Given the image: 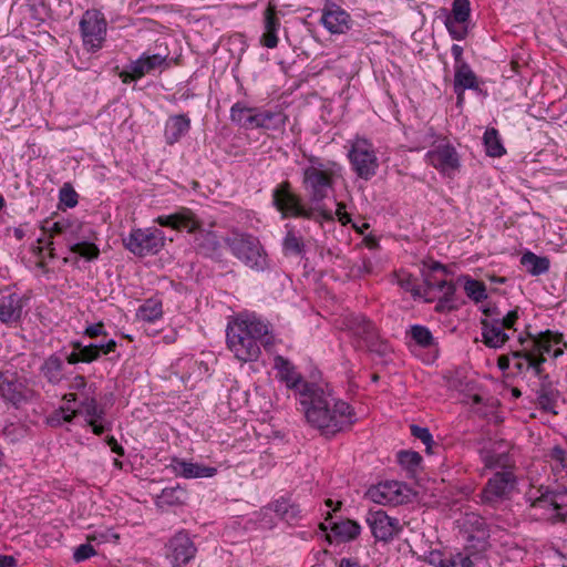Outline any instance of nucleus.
Here are the masks:
<instances>
[{"mask_svg":"<svg viewBox=\"0 0 567 567\" xmlns=\"http://www.w3.org/2000/svg\"><path fill=\"white\" fill-rule=\"evenodd\" d=\"M272 202L282 218L295 217L315 219L316 209L306 207L301 198L291 190L289 182H282L272 192Z\"/></svg>","mask_w":567,"mask_h":567,"instance_id":"obj_11","label":"nucleus"},{"mask_svg":"<svg viewBox=\"0 0 567 567\" xmlns=\"http://www.w3.org/2000/svg\"><path fill=\"white\" fill-rule=\"evenodd\" d=\"M79 414V410L78 409H72L70 405H64V406H61L56 412H55V416H56V420L60 422V421H63V422H71L75 415Z\"/></svg>","mask_w":567,"mask_h":567,"instance_id":"obj_58","label":"nucleus"},{"mask_svg":"<svg viewBox=\"0 0 567 567\" xmlns=\"http://www.w3.org/2000/svg\"><path fill=\"white\" fill-rule=\"evenodd\" d=\"M226 245L231 254L247 267L262 271L268 267L267 254L259 239L248 234H234L227 237Z\"/></svg>","mask_w":567,"mask_h":567,"instance_id":"obj_7","label":"nucleus"},{"mask_svg":"<svg viewBox=\"0 0 567 567\" xmlns=\"http://www.w3.org/2000/svg\"><path fill=\"white\" fill-rule=\"evenodd\" d=\"M520 264L532 276L546 274L550 267V261L547 257L537 256L532 251H526L522 255Z\"/></svg>","mask_w":567,"mask_h":567,"instance_id":"obj_37","label":"nucleus"},{"mask_svg":"<svg viewBox=\"0 0 567 567\" xmlns=\"http://www.w3.org/2000/svg\"><path fill=\"white\" fill-rule=\"evenodd\" d=\"M430 165L442 175L452 177L460 169L461 162L455 147L443 140L426 153Z\"/></svg>","mask_w":567,"mask_h":567,"instance_id":"obj_17","label":"nucleus"},{"mask_svg":"<svg viewBox=\"0 0 567 567\" xmlns=\"http://www.w3.org/2000/svg\"><path fill=\"white\" fill-rule=\"evenodd\" d=\"M478 80L468 63L454 65V92L458 102L462 101L465 90H477Z\"/></svg>","mask_w":567,"mask_h":567,"instance_id":"obj_30","label":"nucleus"},{"mask_svg":"<svg viewBox=\"0 0 567 567\" xmlns=\"http://www.w3.org/2000/svg\"><path fill=\"white\" fill-rule=\"evenodd\" d=\"M342 167L333 161L310 156L309 165L302 169V186L312 203L326 199L341 177Z\"/></svg>","mask_w":567,"mask_h":567,"instance_id":"obj_5","label":"nucleus"},{"mask_svg":"<svg viewBox=\"0 0 567 567\" xmlns=\"http://www.w3.org/2000/svg\"><path fill=\"white\" fill-rule=\"evenodd\" d=\"M120 536L110 527H97L86 535V540L96 545L116 543Z\"/></svg>","mask_w":567,"mask_h":567,"instance_id":"obj_45","label":"nucleus"},{"mask_svg":"<svg viewBox=\"0 0 567 567\" xmlns=\"http://www.w3.org/2000/svg\"><path fill=\"white\" fill-rule=\"evenodd\" d=\"M348 157L353 172L362 179L372 178L379 167L375 148L367 138L357 137L351 142Z\"/></svg>","mask_w":567,"mask_h":567,"instance_id":"obj_9","label":"nucleus"},{"mask_svg":"<svg viewBox=\"0 0 567 567\" xmlns=\"http://www.w3.org/2000/svg\"><path fill=\"white\" fill-rule=\"evenodd\" d=\"M343 327L357 339L358 347H371L377 338L374 324L360 315H349L343 319Z\"/></svg>","mask_w":567,"mask_h":567,"instance_id":"obj_24","label":"nucleus"},{"mask_svg":"<svg viewBox=\"0 0 567 567\" xmlns=\"http://www.w3.org/2000/svg\"><path fill=\"white\" fill-rule=\"evenodd\" d=\"M84 334L89 338H96L100 336H106V331L104 329L103 322H97L94 324H90L85 328Z\"/></svg>","mask_w":567,"mask_h":567,"instance_id":"obj_59","label":"nucleus"},{"mask_svg":"<svg viewBox=\"0 0 567 567\" xmlns=\"http://www.w3.org/2000/svg\"><path fill=\"white\" fill-rule=\"evenodd\" d=\"M190 128V118L185 114L172 115L165 123L164 137L173 145L185 136Z\"/></svg>","mask_w":567,"mask_h":567,"instance_id":"obj_31","label":"nucleus"},{"mask_svg":"<svg viewBox=\"0 0 567 567\" xmlns=\"http://www.w3.org/2000/svg\"><path fill=\"white\" fill-rule=\"evenodd\" d=\"M261 43L264 47L269 48V49L276 48L278 44L277 32L265 30V32L261 37Z\"/></svg>","mask_w":567,"mask_h":567,"instance_id":"obj_60","label":"nucleus"},{"mask_svg":"<svg viewBox=\"0 0 567 567\" xmlns=\"http://www.w3.org/2000/svg\"><path fill=\"white\" fill-rule=\"evenodd\" d=\"M513 359L524 358L526 360V370L532 369L534 374L539 378L540 382L546 374H544L543 363L546 361L545 357H537L532 352L524 349L512 351Z\"/></svg>","mask_w":567,"mask_h":567,"instance_id":"obj_41","label":"nucleus"},{"mask_svg":"<svg viewBox=\"0 0 567 567\" xmlns=\"http://www.w3.org/2000/svg\"><path fill=\"white\" fill-rule=\"evenodd\" d=\"M95 555H96V550L94 549L92 543L87 542L86 544H82L74 549L73 559L76 563H80V561L86 560Z\"/></svg>","mask_w":567,"mask_h":567,"instance_id":"obj_54","label":"nucleus"},{"mask_svg":"<svg viewBox=\"0 0 567 567\" xmlns=\"http://www.w3.org/2000/svg\"><path fill=\"white\" fill-rule=\"evenodd\" d=\"M282 250L285 255H301L305 251L302 237L293 230H288L282 241Z\"/></svg>","mask_w":567,"mask_h":567,"instance_id":"obj_46","label":"nucleus"},{"mask_svg":"<svg viewBox=\"0 0 567 567\" xmlns=\"http://www.w3.org/2000/svg\"><path fill=\"white\" fill-rule=\"evenodd\" d=\"M163 306L162 301L156 298L145 300L137 309L136 317L138 320L145 322H154L162 318Z\"/></svg>","mask_w":567,"mask_h":567,"instance_id":"obj_39","label":"nucleus"},{"mask_svg":"<svg viewBox=\"0 0 567 567\" xmlns=\"http://www.w3.org/2000/svg\"><path fill=\"white\" fill-rule=\"evenodd\" d=\"M446 567H475V563L470 555L456 553L447 557Z\"/></svg>","mask_w":567,"mask_h":567,"instance_id":"obj_52","label":"nucleus"},{"mask_svg":"<svg viewBox=\"0 0 567 567\" xmlns=\"http://www.w3.org/2000/svg\"><path fill=\"white\" fill-rule=\"evenodd\" d=\"M87 230L89 229L78 219L62 218L52 224L51 228L49 229L48 239H38L37 249L39 250V254H41L42 250L45 248L49 251V256L53 258L54 248L53 241L51 240L53 236H62L68 247L71 248L73 243H79L85 239L86 236H89L86 234Z\"/></svg>","mask_w":567,"mask_h":567,"instance_id":"obj_10","label":"nucleus"},{"mask_svg":"<svg viewBox=\"0 0 567 567\" xmlns=\"http://www.w3.org/2000/svg\"><path fill=\"white\" fill-rule=\"evenodd\" d=\"M547 463L550 467L549 480L556 487L536 497L530 493V506L543 511L540 518L567 523V452L559 446L553 447L547 454Z\"/></svg>","mask_w":567,"mask_h":567,"instance_id":"obj_3","label":"nucleus"},{"mask_svg":"<svg viewBox=\"0 0 567 567\" xmlns=\"http://www.w3.org/2000/svg\"><path fill=\"white\" fill-rule=\"evenodd\" d=\"M481 326L483 341L489 348H501L509 339L499 319H482Z\"/></svg>","mask_w":567,"mask_h":567,"instance_id":"obj_28","label":"nucleus"},{"mask_svg":"<svg viewBox=\"0 0 567 567\" xmlns=\"http://www.w3.org/2000/svg\"><path fill=\"white\" fill-rule=\"evenodd\" d=\"M25 302L18 292L7 291L0 296V322L12 327L17 326L23 315Z\"/></svg>","mask_w":567,"mask_h":567,"instance_id":"obj_25","label":"nucleus"},{"mask_svg":"<svg viewBox=\"0 0 567 567\" xmlns=\"http://www.w3.org/2000/svg\"><path fill=\"white\" fill-rule=\"evenodd\" d=\"M517 320H518L517 310H512L506 316H504L502 319H499L501 324L503 326V328L505 330L513 329Z\"/></svg>","mask_w":567,"mask_h":567,"instance_id":"obj_61","label":"nucleus"},{"mask_svg":"<svg viewBox=\"0 0 567 567\" xmlns=\"http://www.w3.org/2000/svg\"><path fill=\"white\" fill-rule=\"evenodd\" d=\"M320 22L332 34L346 33L351 25L350 14L339 6H327L321 14Z\"/></svg>","mask_w":567,"mask_h":567,"instance_id":"obj_27","label":"nucleus"},{"mask_svg":"<svg viewBox=\"0 0 567 567\" xmlns=\"http://www.w3.org/2000/svg\"><path fill=\"white\" fill-rule=\"evenodd\" d=\"M80 29L85 48L92 52L100 50L106 35V21L97 10L84 12Z\"/></svg>","mask_w":567,"mask_h":567,"instance_id":"obj_16","label":"nucleus"},{"mask_svg":"<svg viewBox=\"0 0 567 567\" xmlns=\"http://www.w3.org/2000/svg\"><path fill=\"white\" fill-rule=\"evenodd\" d=\"M452 56L454 58V65H460L462 63H466L463 59V48L458 44H453L451 48Z\"/></svg>","mask_w":567,"mask_h":567,"instance_id":"obj_64","label":"nucleus"},{"mask_svg":"<svg viewBox=\"0 0 567 567\" xmlns=\"http://www.w3.org/2000/svg\"><path fill=\"white\" fill-rule=\"evenodd\" d=\"M186 492L179 486L166 487L157 496L156 504L163 506H175L184 503Z\"/></svg>","mask_w":567,"mask_h":567,"instance_id":"obj_42","label":"nucleus"},{"mask_svg":"<svg viewBox=\"0 0 567 567\" xmlns=\"http://www.w3.org/2000/svg\"><path fill=\"white\" fill-rule=\"evenodd\" d=\"M361 532V526L351 519L336 522L331 526V533L338 542H351L355 539Z\"/></svg>","mask_w":567,"mask_h":567,"instance_id":"obj_35","label":"nucleus"},{"mask_svg":"<svg viewBox=\"0 0 567 567\" xmlns=\"http://www.w3.org/2000/svg\"><path fill=\"white\" fill-rule=\"evenodd\" d=\"M464 291L466 296L478 303L487 298L486 286L484 282L466 277L464 281Z\"/></svg>","mask_w":567,"mask_h":567,"instance_id":"obj_44","label":"nucleus"},{"mask_svg":"<svg viewBox=\"0 0 567 567\" xmlns=\"http://www.w3.org/2000/svg\"><path fill=\"white\" fill-rule=\"evenodd\" d=\"M91 236H86L85 239L73 243L70 251L84 258L87 261H92L99 258L100 256V248L91 241Z\"/></svg>","mask_w":567,"mask_h":567,"instance_id":"obj_43","label":"nucleus"},{"mask_svg":"<svg viewBox=\"0 0 567 567\" xmlns=\"http://www.w3.org/2000/svg\"><path fill=\"white\" fill-rule=\"evenodd\" d=\"M299 405L307 423L326 436L346 431L357 421L353 408L320 384L307 386Z\"/></svg>","mask_w":567,"mask_h":567,"instance_id":"obj_1","label":"nucleus"},{"mask_svg":"<svg viewBox=\"0 0 567 567\" xmlns=\"http://www.w3.org/2000/svg\"><path fill=\"white\" fill-rule=\"evenodd\" d=\"M63 359L53 353L44 359L40 367L41 375L51 384L56 385L65 378Z\"/></svg>","mask_w":567,"mask_h":567,"instance_id":"obj_32","label":"nucleus"},{"mask_svg":"<svg viewBox=\"0 0 567 567\" xmlns=\"http://www.w3.org/2000/svg\"><path fill=\"white\" fill-rule=\"evenodd\" d=\"M411 434L425 445V451L427 453H433L434 441L429 429L419 425H411Z\"/></svg>","mask_w":567,"mask_h":567,"instance_id":"obj_50","label":"nucleus"},{"mask_svg":"<svg viewBox=\"0 0 567 567\" xmlns=\"http://www.w3.org/2000/svg\"><path fill=\"white\" fill-rule=\"evenodd\" d=\"M509 444L504 440L488 441L480 450L481 461L487 470L511 468L512 461L508 455Z\"/></svg>","mask_w":567,"mask_h":567,"instance_id":"obj_22","label":"nucleus"},{"mask_svg":"<svg viewBox=\"0 0 567 567\" xmlns=\"http://www.w3.org/2000/svg\"><path fill=\"white\" fill-rule=\"evenodd\" d=\"M279 27L280 22L276 16L275 7L269 6L265 11V30L277 32Z\"/></svg>","mask_w":567,"mask_h":567,"instance_id":"obj_56","label":"nucleus"},{"mask_svg":"<svg viewBox=\"0 0 567 567\" xmlns=\"http://www.w3.org/2000/svg\"><path fill=\"white\" fill-rule=\"evenodd\" d=\"M123 246L137 257L157 255L165 246V235L155 227L133 228L123 238Z\"/></svg>","mask_w":567,"mask_h":567,"instance_id":"obj_8","label":"nucleus"},{"mask_svg":"<svg viewBox=\"0 0 567 567\" xmlns=\"http://www.w3.org/2000/svg\"><path fill=\"white\" fill-rule=\"evenodd\" d=\"M394 278L396 284L403 290L411 292L414 298H424L426 302L439 300L440 303H449L453 300L455 286L444 278L429 275L424 279L423 287L417 285L416 278L404 270L395 272Z\"/></svg>","mask_w":567,"mask_h":567,"instance_id":"obj_6","label":"nucleus"},{"mask_svg":"<svg viewBox=\"0 0 567 567\" xmlns=\"http://www.w3.org/2000/svg\"><path fill=\"white\" fill-rule=\"evenodd\" d=\"M168 54H142L136 61H133L128 70L122 71L120 78L123 83H130L136 81L144 75L155 71L165 69L168 66Z\"/></svg>","mask_w":567,"mask_h":567,"instance_id":"obj_19","label":"nucleus"},{"mask_svg":"<svg viewBox=\"0 0 567 567\" xmlns=\"http://www.w3.org/2000/svg\"><path fill=\"white\" fill-rule=\"evenodd\" d=\"M274 368L277 370L278 378L289 390L295 392L298 403L301 402V393L307 386L318 385V383L308 382L297 371V368L285 357L276 355L274 358Z\"/></svg>","mask_w":567,"mask_h":567,"instance_id":"obj_21","label":"nucleus"},{"mask_svg":"<svg viewBox=\"0 0 567 567\" xmlns=\"http://www.w3.org/2000/svg\"><path fill=\"white\" fill-rule=\"evenodd\" d=\"M117 348V342L113 339H110L106 343L97 344L99 358L101 354H109L114 352Z\"/></svg>","mask_w":567,"mask_h":567,"instance_id":"obj_62","label":"nucleus"},{"mask_svg":"<svg viewBox=\"0 0 567 567\" xmlns=\"http://www.w3.org/2000/svg\"><path fill=\"white\" fill-rule=\"evenodd\" d=\"M425 561L433 567H446L447 557L440 550H431L425 556Z\"/></svg>","mask_w":567,"mask_h":567,"instance_id":"obj_57","label":"nucleus"},{"mask_svg":"<svg viewBox=\"0 0 567 567\" xmlns=\"http://www.w3.org/2000/svg\"><path fill=\"white\" fill-rule=\"evenodd\" d=\"M162 227H168L175 230L185 229L187 233H197L195 243L200 254L207 257H214L219 249V238L215 231L202 230V221L196 214L187 208L181 207L169 215H161L154 220Z\"/></svg>","mask_w":567,"mask_h":567,"instance_id":"obj_4","label":"nucleus"},{"mask_svg":"<svg viewBox=\"0 0 567 567\" xmlns=\"http://www.w3.org/2000/svg\"><path fill=\"white\" fill-rule=\"evenodd\" d=\"M59 198L61 204L68 208H73L78 204V194L69 184H64L60 189Z\"/></svg>","mask_w":567,"mask_h":567,"instance_id":"obj_51","label":"nucleus"},{"mask_svg":"<svg viewBox=\"0 0 567 567\" xmlns=\"http://www.w3.org/2000/svg\"><path fill=\"white\" fill-rule=\"evenodd\" d=\"M287 116L281 110L256 109L255 130L279 131L286 125Z\"/></svg>","mask_w":567,"mask_h":567,"instance_id":"obj_29","label":"nucleus"},{"mask_svg":"<svg viewBox=\"0 0 567 567\" xmlns=\"http://www.w3.org/2000/svg\"><path fill=\"white\" fill-rule=\"evenodd\" d=\"M79 414L82 413L85 415V422L100 417L102 419L105 414L104 410L99 406L96 400L94 398H85L80 402Z\"/></svg>","mask_w":567,"mask_h":567,"instance_id":"obj_47","label":"nucleus"},{"mask_svg":"<svg viewBox=\"0 0 567 567\" xmlns=\"http://www.w3.org/2000/svg\"><path fill=\"white\" fill-rule=\"evenodd\" d=\"M252 111L254 107L246 105L244 102H237L230 109V120L238 125V118L246 121Z\"/></svg>","mask_w":567,"mask_h":567,"instance_id":"obj_53","label":"nucleus"},{"mask_svg":"<svg viewBox=\"0 0 567 567\" xmlns=\"http://www.w3.org/2000/svg\"><path fill=\"white\" fill-rule=\"evenodd\" d=\"M226 338L228 349L243 363L256 361L260 347L272 342L270 324L255 313L238 315L228 323Z\"/></svg>","mask_w":567,"mask_h":567,"instance_id":"obj_2","label":"nucleus"},{"mask_svg":"<svg viewBox=\"0 0 567 567\" xmlns=\"http://www.w3.org/2000/svg\"><path fill=\"white\" fill-rule=\"evenodd\" d=\"M171 471L183 478H207L217 474V468L174 457L168 465Z\"/></svg>","mask_w":567,"mask_h":567,"instance_id":"obj_26","label":"nucleus"},{"mask_svg":"<svg viewBox=\"0 0 567 567\" xmlns=\"http://www.w3.org/2000/svg\"><path fill=\"white\" fill-rule=\"evenodd\" d=\"M518 341L522 349L536 354L537 357H545V354L558 358L563 355L567 344L563 341L560 334L554 333L549 330L534 337L528 334L526 338L519 337Z\"/></svg>","mask_w":567,"mask_h":567,"instance_id":"obj_15","label":"nucleus"},{"mask_svg":"<svg viewBox=\"0 0 567 567\" xmlns=\"http://www.w3.org/2000/svg\"><path fill=\"white\" fill-rule=\"evenodd\" d=\"M406 336L411 338L415 346L422 349L434 350L437 347V342L433 337L429 328L421 324H413L406 331Z\"/></svg>","mask_w":567,"mask_h":567,"instance_id":"obj_36","label":"nucleus"},{"mask_svg":"<svg viewBox=\"0 0 567 567\" xmlns=\"http://www.w3.org/2000/svg\"><path fill=\"white\" fill-rule=\"evenodd\" d=\"M86 424L89 426H91L92 432L95 435H101V434H103L106 431H111V429H112V422L107 421L105 419V414L103 415L102 419L95 417V419H92V420L87 421Z\"/></svg>","mask_w":567,"mask_h":567,"instance_id":"obj_55","label":"nucleus"},{"mask_svg":"<svg viewBox=\"0 0 567 567\" xmlns=\"http://www.w3.org/2000/svg\"><path fill=\"white\" fill-rule=\"evenodd\" d=\"M196 555L194 539L184 529L175 533L165 545V556L172 567H189Z\"/></svg>","mask_w":567,"mask_h":567,"instance_id":"obj_13","label":"nucleus"},{"mask_svg":"<svg viewBox=\"0 0 567 567\" xmlns=\"http://www.w3.org/2000/svg\"><path fill=\"white\" fill-rule=\"evenodd\" d=\"M471 17L470 0H453L452 11L446 16L444 24L454 40H464L468 33Z\"/></svg>","mask_w":567,"mask_h":567,"instance_id":"obj_20","label":"nucleus"},{"mask_svg":"<svg viewBox=\"0 0 567 567\" xmlns=\"http://www.w3.org/2000/svg\"><path fill=\"white\" fill-rule=\"evenodd\" d=\"M463 528L468 540L484 542L488 537L485 519L476 514L472 513L465 516Z\"/></svg>","mask_w":567,"mask_h":567,"instance_id":"obj_34","label":"nucleus"},{"mask_svg":"<svg viewBox=\"0 0 567 567\" xmlns=\"http://www.w3.org/2000/svg\"><path fill=\"white\" fill-rule=\"evenodd\" d=\"M516 487V476L511 468L496 472L480 493L481 502L496 507L508 499Z\"/></svg>","mask_w":567,"mask_h":567,"instance_id":"obj_12","label":"nucleus"},{"mask_svg":"<svg viewBox=\"0 0 567 567\" xmlns=\"http://www.w3.org/2000/svg\"><path fill=\"white\" fill-rule=\"evenodd\" d=\"M72 348L74 350H80L83 363H91L99 359L97 344L91 343L87 346H83L81 342L74 341L72 342Z\"/></svg>","mask_w":567,"mask_h":567,"instance_id":"obj_48","label":"nucleus"},{"mask_svg":"<svg viewBox=\"0 0 567 567\" xmlns=\"http://www.w3.org/2000/svg\"><path fill=\"white\" fill-rule=\"evenodd\" d=\"M398 460L403 467L414 471L420 465L422 457L417 452L401 451L398 453Z\"/></svg>","mask_w":567,"mask_h":567,"instance_id":"obj_49","label":"nucleus"},{"mask_svg":"<svg viewBox=\"0 0 567 567\" xmlns=\"http://www.w3.org/2000/svg\"><path fill=\"white\" fill-rule=\"evenodd\" d=\"M365 520L372 535L379 540L388 542L401 530L399 520L382 509L369 511Z\"/></svg>","mask_w":567,"mask_h":567,"instance_id":"obj_23","label":"nucleus"},{"mask_svg":"<svg viewBox=\"0 0 567 567\" xmlns=\"http://www.w3.org/2000/svg\"><path fill=\"white\" fill-rule=\"evenodd\" d=\"M105 441L113 453L117 454L118 456H123L125 454L123 446L117 443L114 436H107Z\"/></svg>","mask_w":567,"mask_h":567,"instance_id":"obj_63","label":"nucleus"},{"mask_svg":"<svg viewBox=\"0 0 567 567\" xmlns=\"http://www.w3.org/2000/svg\"><path fill=\"white\" fill-rule=\"evenodd\" d=\"M368 496L377 504L398 506L410 501L411 491L403 483L388 481L371 487Z\"/></svg>","mask_w":567,"mask_h":567,"instance_id":"obj_18","label":"nucleus"},{"mask_svg":"<svg viewBox=\"0 0 567 567\" xmlns=\"http://www.w3.org/2000/svg\"><path fill=\"white\" fill-rule=\"evenodd\" d=\"M483 142L486 154L491 157H501L506 153V150L501 141L499 133L494 127H489L485 131Z\"/></svg>","mask_w":567,"mask_h":567,"instance_id":"obj_40","label":"nucleus"},{"mask_svg":"<svg viewBox=\"0 0 567 567\" xmlns=\"http://www.w3.org/2000/svg\"><path fill=\"white\" fill-rule=\"evenodd\" d=\"M28 380L16 371H0V398L16 408L33 398Z\"/></svg>","mask_w":567,"mask_h":567,"instance_id":"obj_14","label":"nucleus"},{"mask_svg":"<svg viewBox=\"0 0 567 567\" xmlns=\"http://www.w3.org/2000/svg\"><path fill=\"white\" fill-rule=\"evenodd\" d=\"M274 512L289 524L298 522L302 516L299 505L291 503L289 499H278L272 505Z\"/></svg>","mask_w":567,"mask_h":567,"instance_id":"obj_38","label":"nucleus"},{"mask_svg":"<svg viewBox=\"0 0 567 567\" xmlns=\"http://www.w3.org/2000/svg\"><path fill=\"white\" fill-rule=\"evenodd\" d=\"M559 398V392L554 388L548 375H545L537 390V403L544 411L557 414L555 411L556 403Z\"/></svg>","mask_w":567,"mask_h":567,"instance_id":"obj_33","label":"nucleus"}]
</instances>
